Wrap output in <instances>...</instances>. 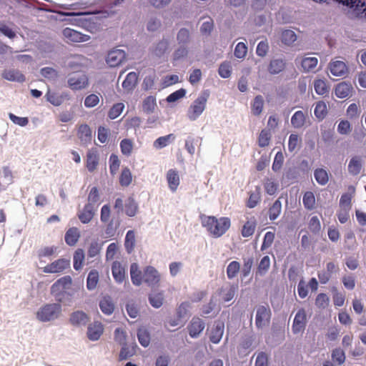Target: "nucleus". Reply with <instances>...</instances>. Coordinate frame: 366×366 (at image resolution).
I'll return each mask as SVG.
<instances>
[{
  "label": "nucleus",
  "mask_w": 366,
  "mask_h": 366,
  "mask_svg": "<svg viewBox=\"0 0 366 366\" xmlns=\"http://www.w3.org/2000/svg\"><path fill=\"white\" fill-rule=\"evenodd\" d=\"M219 75L224 79L229 78L231 76L232 73V66L230 61H223L219 67L218 69Z\"/></svg>",
  "instance_id": "49"
},
{
  "label": "nucleus",
  "mask_w": 366,
  "mask_h": 366,
  "mask_svg": "<svg viewBox=\"0 0 366 366\" xmlns=\"http://www.w3.org/2000/svg\"><path fill=\"white\" fill-rule=\"evenodd\" d=\"M109 162L110 173L112 175H114L119 169L120 161L116 154H112L109 157Z\"/></svg>",
  "instance_id": "64"
},
{
  "label": "nucleus",
  "mask_w": 366,
  "mask_h": 366,
  "mask_svg": "<svg viewBox=\"0 0 366 366\" xmlns=\"http://www.w3.org/2000/svg\"><path fill=\"white\" fill-rule=\"evenodd\" d=\"M137 338L140 345L147 347L150 343V334L147 329L144 327H140L137 330Z\"/></svg>",
  "instance_id": "32"
},
{
  "label": "nucleus",
  "mask_w": 366,
  "mask_h": 366,
  "mask_svg": "<svg viewBox=\"0 0 366 366\" xmlns=\"http://www.w3.org/2000/svg\"><path fill=\"white\" fill-rule=\"evenodd\" d=\"M224 325L222 322L215 323L211 331L209 340L214 344H218L222 340L224 334Z\"/></svg>",
  "instance_id": "21"
},
{
  "label": "nucleus",
  "mask_w": 366,
  "mask_h": 366,
  "mask_svg": "<svg viewBox=\"0 0 366 366\" xmlns=\"http://www.w3.org/2000/svg\"><path fill=\"white\" fill-rule=\"evenodd\" d=\"M362 168V161L360 156L352 157L348 164L347 169L350 174L352 176L358 175Z\"/></svg>",
  "instance_id": "18"
},
{
  "label": "nucleus",
  "mask_w": 366,
  "mask_h": 366,
  "mask_svg": "<svg viewBox=\"0 0 366 366\" xmlns=\"http://www.w3.org/2000/svg\"><path fill=\"white\" fill-rule=\"evenodd\" d=\"M203 19L204 21L200 26L199 31L203 36H208L214 29V21L210 17L203 18Z\"/></svg>",
  "instance_id": "37"
},
{
  "label": "nucleus",
  "mask_w": 366,
  "mask_h": 366,
  "mask_svg": "<svg viewBox=\"0 0 366 366\" xmlns=\"http://www.w3.org/2000/svg\"><path fill=\"white\" fill-rule=\"evenodd\" d=\"M79 237V232L76 227H71L65 234V241L70 246L74 245Z\"/></svg>",
  "instance_id": "31"
},
{
  "label": "nucleus",
  "mask_w": 366,
  "mask_h": 366,
  "mask_svg": "<svg viewBox=\"0 0 366 366\" xmlns=\"http://www.w3.org/2000/svg\"><path fill=\"white\" fill-rule=\"evenodd\" d=\"M269 267L270 258L269 256L265 255L261 259L257 266V269L255 272L256 276H264L267 272L268 269H269Z\"/></svg>",
  "instance_id": "28"
},
{
  "label": "nucleus",
  "mask_w": 366,
  "mask_h": 366,
  "mask_svg": "<svg viewBox=\"0 0 366 366\" xmlns=\"http://www.w3.org/2000/svg\"><path fill=\"white\" fill-rule=\"evenodd\" d=\"M92 197V191H90L88 194V200H90ZM79 219L80 221L85 224L90 222L92 219V204L89 202L84 207L83 210L79 212L78 214Z\"/></svg>",
  "instance_id": "22"
},
{
  "label": "nucleus",
  "mask_w": 366,
  "mask_h": 366,
  "mask_svg": "<svg viewBox=\"0 0 366 366\" xmlns=\"http://www.w3.org/2000/svg\"><path fill=\"white\" fill-rule=\"evenodd\" d=\"M138 209V205L135 200L129 197L127 199L125 202V213L129 217L135 216L137 211Z\"/></svg>",
  "instance_id": "46"
},
{
  "label": "nucleus",
  "mask_w": 366,
  "mask_h": 366,
  "mask_svg": "<svg viewBox=\"0 0 366 366\" xmlns=\"http://www.w3.org/2000/svg\"><path fill=\"white\" fill-rule=\"evenodd\" d=\"M138 76L136 72L131 71L127 76L122 82V87L127 90L132 91L137 84Z\"/></svg>",
  "instance_id": "24"
},
{
  "label": "nucleus",
  "mask_w": 366,
  "mask_h": 366,
  "mask_svg": "<svg viewBox=\"0 0 366 366\" xmlns=\"http://www.w3.org/2000/svg\"><path fill=\"white\" fill-rule=\"evenodd\" d=\"M187 93L186 89L181 88L172 94H170L166 99L167 102L169 103H173L179 99L183 98Z\"/></svg>",
  "instance_id": "59"
},
{
  "label": "nucleus",
  "mask_w": 366,
  "mask_h": 366,
  "mask_svg": "<svg viewBox=\"0 0 366 366\" xmlns=\"http://www.w3.org/2000/svg\"><path fill=\"white\" fill-rule=\"evenodd\" d=\"M204 327V321L198 317H194L187 327L189 336L192 338L198 337Z\"/></svg>",
  "instance_id": "10"
},
{
  "label": "nucleus",
  "mask_w": 366,
  "mask_h": 366,
  "mask_svg": "<svg viewBox=\"0 0 366 366\" xmlns=\"http://www.w3.org/2000/svg\"><path fill=\"white\" fill-rule=\"evenodd\" d=\"M99 307L104 314L107 315L112 314L114 310V305L112 298L109 296L104 297L100 300Z\"/></svg>",
  "instance_id": "25"
},
{
  "label": "nucleus",
  "mask_w": 366,
  "mask_h": 366,
  "mask_svg": "<svg viewBox=\"0 0 366 366\" xmlns=\"http://www.w3.org/2000/svg\"><path fill=\"white\" fill-rule=\"evenodd\" d=\"M240 269V264L237 261L231 262L227 267V276L229 280L234 278Z\"/></svg>",
  "instance_id": "47"
},
{
  "label": "nucleus",
  "mask_w": 366,
  "mask_h": 366,
  "mask_svg": "<svg viewBox=\"0 0 366 366\" xmlns=\"http://www.w3.org/2000/svg\"><path fill=\"white\" fill-rule=\"evenodd\" d=\"M209 97V92L204 91L192 103L187 112V117L190 121H196L202 115L206 108V104Z\"/></svg>",
  "instance_id": "3"
},
{
  "label": "nucleus",
  "mask_w": 366,
  "mask_h": 366,
  "mask_svg": "<svg viewBox=\"0 0 366 366\" xmlns=\"http://www.w3.org/2000/svg\"><path fill=\"white\" fill-rule=\"evenodd\" d=\"M120 148L124 155L129 156L133 148L132 142L129 139H124L120 142Z\"/></svg>",
  "instance_id": "63"
},
{
  "label": "nucleus",
  "mask_w": 366,
  "mask_h": 366,
  "mask_svg": "<svg viewBox=\"0 0 366 366\" xmlns=\"http://www.w3.org/2000/svg\"><path fill=\"white\" fill-rule=\"evenodd\" d=\"M70 322L75 326H84L89 321V317L82 311L74 312L69 319Z\"/></svg>",
  "instance_id": "17"
},
{
  "label": "nucleus",
  "mask_w": 366,
  "mask_h": 366,
  "mask_svg": "<svg viewBox=\"0 0 366 366\" xmlns=\"http://www.w3.org/2000/svg\"><path fill=\"white\" fill-rule=\"evenodd\" d=\"M175 139V136L173 134H169L166 136H162L157 138L153 143V147L157 149H161Z\"/></svg>",
  "instance_id": "27"
},
{
  "label": "nucleus",
  "mask_w": 366,
  "mask_h": 366,
  "mask_svg": "<svg viewBox=\"0 0 366 366\" xmlns=\"http://www.w3.org/2000/svg\"><path fill=\"white\" fill-rule=\"evenodd\" d=\"M271 132L267 129H262L259 134L258 144L260 147H267L271 139Z\"/></svg>",
  "instance_id": "53"
},
{
  "label": "nucleus",
  "mask_w": 366,
  "mask_h": 366,
  "mask_svg": "<svg viewBox=\"0 0 366 366\" xmlns=\"http://www.w3.org/2000/svg\"><path fill=\"white\" fill-rule=\"evenodd\" d=\"M40 74L44 78L50 80H54L58 76V72L56 69L51 67H44L40 70Z\"/></svg>",
  "instance_id": "62"
},
{
  "label": "nucleus",
  "mask_w": 366,
  "mask_h": 366,
  "mask_svg": "<svg viewBox=\"0 0 366 366\" xmlns=\"http://www.w3.org/2000/svg\"><path fill=\"white\" fill-rule=\"evenodd\" d=\"M112 274L117 284L123 283L127 279L126 265L120 262L114 261L112 264Z\"/></svg>",
  "instance_id": "8"
},
{
  "label": "nucleus",
  "mask_w": 366,
  "mask_h": 366,
  "mask_svg": "<svg viewBox=\"0 0 366 366\" xmlns=\"http://www.w3.org/2000/svg\"><path fill=\"white\" fill-rule=\"evenodd\" d=\"M61 306L59 303L46 304L36 312V318L46 322L56 320L61 315Z\"/></svg>",
  "instance_id": "4"
},
{
  "label": "nucleus",
  "mask_w": 366,
  "mask_h": 366,
  "mask_svg": "<svg viewBox=\"0 0 366 366\" xmlns=\"http://www.w3.org/2000/svg\"><path fill=\"white\" fill-rule=\"evenodd\" d=\"M284 159L285 157L283 153L281 151L277 152L275 154L272 166V169L274 172H278L281 169L283 165Z\"/></svg>",
  "instance_id": "58"
},
{
  "label": "nucleus",
  "mask_w": 366,
  "mask_h": 366,
  "mask_svg": "<svg viewBox=\"0 0 366 366\" xmlns=\"http://www.w3.org/2000/svg\"><path fill=\"white\" fill-rule=\"evenodd\" d=\"M71 278L69 276H64L59 279L51 287V293L58 302L64 305H69L71 299L66 296L71 297L74 292L71 290Z\"/></svg>",
  "instance_id": "2"
},
{
  "label": "nucleus",
  "mask_w": 366,
  "mask_h": 366,
  "mask_svg": "<svg viewBox=\"0 0 366 366\" xmlns=\"http://www.w3.org/2000/svg\"><path fill=\"white\" fill-rule=\"evenodd\" d=\"M148 300L149 304L154 308L158 309L161 307L164 303V294L163 291H158L154 290L149 295Z\"/></svg>",
  "instance_id": "16"
},
{
  "label": "nucleus",
  "mask_w": 366,
  "mask_h": 366,
  "mask_svg": "<svg viewBox=\"0 0 366 366\" xmlns=\"http://www.w3.org/2000/svg\"><path fill=\"white\" fill-rule=\"evenodd\" d=\"M302 203L305 209L312 210L315 208V197L312 192H306L302 198Z\"/></svg>",
  "instance_id": "41"
},
{
  "label": "nucleus",
  "mask_w": 366,
  "mask_h": 366,
  "mask_svg": "<svg viewBox=\"0 0 366 366\" xmlns=\"http://www.w3.org/2000/svg\"><path fill=\"white\" fill-rule=\"evenodd\" d=\"M286 66L285 60L281 58L272 59L268 66V71L270 74L275 75L278 74L284 69Z\"/></svg>",
  "instance_id": "19"
},
{
  "label": "nucleus",
  "mask_w": 366,
  "mask_h": 366,
  "mask_svg": "<svg viewBox=\"0 0 366 366\" xmlns=\"http://www.w3.org/2000/svg\"><path fill=\"white\" fill-rule=\"evenodd\" d=\"M260 191V187L257 186L255 191L250 192L249 197L247 202V207L254 208L258 204L261 199Z\"/></svg>",
  "instance_id": "35"
},
{
  "label": "nucleus",
  "mask_w": 366,
  "mask_h": 366,
  "mask_svg": "<svg viewBox=\"0 0 366 366\" xmlns=\"http://www.w3.org/2000/svg\"><path fill=\"white\" fill-rule=\"evenodd\" d=\"M314 177L317 182L322 186L327 184L329 181L328 173L322 168H317L314 171Z\"/></svg>",
  "instance_id": "33"
},
{
  "label": "nucleus",
  "mask_w": 366,
  "mask_h": 366,
  "mask_svg": "<svg viewBox=\"0 0 366 366\" xmlns=\"http://www.w3.org/2000/svg\"><path fill=\"white\" fill-rule=\"evenodd\" d=\"M157 107L156 98L153 96L146 97L142 104L143 112L147 114H151L154 111Z\"/></svg>",
  "instance_id": "39"
},
{
  "label": "nucleus",
  "mask_w": 366,
  "mask_h": 366,
  "mask_svg": "<svg viewBox=\"0 0 366 366\" xmlns=\"http://www.w3.org/2000/svg\"><path fill=\"white\" fill-rule=\"evenodd\" d=\"M329 69L331 74L335 76H342L347 73L348 69L346 64L342 61H332L329 64Z\"/></svg>",
  "instance_id": "13"
},
{
  "label": "nucleus",
  "mask_w": 366,
  "mask_h": 366,
  "mask_svg": "<svg viewBox=\"0 0 366 366\" xmlns=\"http://www.w3.org/2000/svg\"><path fill=\"white\" fill-rule=\"evenodd\" d=\"M132 180V173L128 167L122 169L120 177L119 184L122 187H128Z\"/></svg>",
  "instance_id": "45"
},
{
  "label": "nucleus",
  "mask_w": 366,
  "mask_h": 366,
  "mask_svg": "<svg viewBox=\"0 0 366 366\" xmlns=\"http://www.w3.org/2000/svg\"><path fill=\"white\" fill-rule=\"evenodd\" d=\"M69 265V260L66 259H59L45 266L43 269V271L46 273L61 272H63L65 269L68 268Z\"/></svg>",
  "instance_id": "11"
},
{
  "label": "nucleus",
  "mask_w": 366,
  "mask_h": 366,
  "mask_svg": "<svg viewBox=\"0 0 366 366\" xmlns=\"http://www.w3.org/2000/svg\"><path fill=\"white\" fill-rule=\"evenodd\" d=\"M254 264L253 257L244 258L243 267L241 270V278L244 279L249 276Z\"/></svg>",
  "instance_id": "51"
},
{
  "label": "nucleus",
  "mask_w": 366,
  "mask_h": 366,
  "mask_svg": "<svg viewBox=\"0 0 366 366\" xmlns=\"http://www.w3.org/2000/svg\"><path fill=\"white\" fill-rule=\"evenodd\" d=\"M84 259V251L81 249H78L74 254V268L76 270H79L82 267Z\"/></svg>",
  "instance_id": "54"
},
{
  "label": "nucleus",
  "mask_w": 366,
  "mask_h": 366,
  "mask_svg": "<svg viewBox=\"0 0 366 366\" xmlns=\"http://www.w3.org/2000/svg\"><path fill=\"white\" fill-rule=\"evenodd\" d=\"M68 84L72 89H80L88 84V79L84 74H74L68 80Z\"/></svg>",
  "instance_id": "15"
},
{
  "label": "nucleus",
  "mask_w": 366,
  "mask_h": 366,
  "mask_svg": "<svg viewBox=\"0 0 366 366\" xmlns=\"http://www.w3.org/2000/svg\"><path fill=\"white\" fill-rule=\"evenodd\" d=\"M314 88L317 94L324 95L328 92V89L325 81L317 79L314 81Z\"/></svg>",
  "instance_id": "61"
},
{
  "label": "nucleus",
  "mask_w": 366,
  "mask_h": 366,
  "mask_svg": "<svg viewBox=\"0 0 366 366\" xmlns=\"http://www.w3.org/2000/svg\"><path fill=\"white\" fill-rule=\"evenodd\" d=\"M352 89V86L350 83L342 81L335 86V95L340 99L346 98L350 94Z\"/></svg>",
  "instance_id": "20"
},
{
  "label": "nucleus",
  "mask_w": 366,
  "mask_h": 366,
  "mask_svg": "<svg viewBox=\"0 0 366 366\" xmlns=\"http://www.w3.org/2000/svg\"><path fill=\"white\" fill-rule=\"evenodd\" d=\"M126 58V53L122 49H112L108 52L106 62L110 67L120 65Z\"/></svg>",
  "instance_id": "9"
},
{
  "label": "nucleus",
  "mask_w": 366,
  "mask_h": 366,
  "mask_svg": "<svg viewBox=\"0 0 366 366\" xmlns=\"http://www.w3.org/2000/svg\"><path fill=\"white\" fill-rule=\"evenodd\" d=\"M305 116L302 111H297L292 115L291 118V124L292 125L297 129H300L305 125Z\"/></svg>",
  "instance_id": "40"
},
{
  "label": "nucleus",
  "mask_w": 366,
  "mask_h": 366,
  "mask_svg": "<svg viewBox=\"0 0 366 366\" xmlns=\"http://www.w3.org/2000/svg\"><path fill=\"white\" fill-rule=\"evenodd\" d=\"M202 138L200 137H193L192 136H188L185 140V149L188 152V153L191 155H193L195 153V145L198 143L199 144V147L202 144Z\"/></svg>",
  "instance_id": "30"
},
{
  "label": "nucleus",
  "mask_w": 366,
  "mask_h": 366,
  "mask_svg": "<svg viewBox=\"0 0 366 366\" xmlns=\"http://www.w3.org/2000/svg\"><path fill=\"white\" fill-rule=\"evenodd\" d=\"M130 276L133 285L136 286L142 285L143 275H142V272L139 270L137 263L134 262L130 265Z\"/></svg>",
  "instance_id": "23"
},
{
  "label": "nucleus",
  "mask_w": 366,
  "mask_h": 366,
  "mask_svg": "<svg viewBox=\"0 0 366 366\" xmlns=\"http://www.w3.org/2000/svg\"><path fill=\"white\" fill-rule=\"evenodd\" d=\"M126 310L131 318H136L139 316V306L133 301H129L126 305Z\"/></svg>",
  "instance_id": "55"
},
{
  "label": "nucleus",
  "mask_w": 366,
  "mask_h": 366,
  "mask_svg": "<svg viewBox=\"0 0 366 366\" xmlns=\"http://www.w3.org/2000/svg\"><path fill=\"white\" fill-rule=\"evenodd\" d=\"M177 40L178 44L187 45L190 41V32L189 29L181 28L177 34Z\"/></svg>",
  "instance_id": "44"
},
{
  "label": "nucleus",
  "mask_w": 366,
  "mask_h": 366,
  "mask_svg": "<svg viewBox=\"0 0 366 366\" xmlns=\"http://www.w3.org/2000/svg\"><path fill=\"white\" fill-rule=\"evenodd\" d=\"M79 137L84 144H89L92 139V132L90 127L83 124L79 129Z\"/></svg>",
  "instance_id": "34"
},
{
  "label": "nucleus",
  "mask_w": 366,
  "mask_h": 366,
  "mask_svg": "<svg viewBox=\"0 0 366 366\" xmlns=\"http://www.w3.org/2000/svg\"><path fill=\"white\" fill-rule=\"evenodd\" d=\"M332 360L338 363V365H342L345 361V352L341 348H335L332 352Z\"/></svg>",
  "instance_id": "57"
},
{
  "label": "nucleus",
  "mask_w": 366,
  "mask_h": 366,
  "mask_svg": "<svg viewBox=\"0 0 366 366\" xmlns=\"http://www.w3.org/2000/svg\"><path fill=\"white\" fill-rule=\"evenodd\" d=\"M63 36L68 41L83 42L89 40V36L83 34L71 28H65L63 30Z\"/></svg>",
  "instance_id": "12"
},
{
  "label": "nucleus",
  "mask_w": 366,
  "mask_h": 366,
  "mask_svg": "<svg viewBox=\"0 0 366 366\" xmlns=\"http://www.w3.org/2000/svg\"><path fill=\"white\" fill-rule=\"evenodd\" d=\"M307 325V315L304 308L300 309L296 313L293 323L292 325V330L295 335L303 332Z\"/></svg>",
  "instance_id": "6"
},
{
  "label": "nucleus",
  "mask_w": 366,
  "mask_h": 366,
  "mask_svg": "<svg viewBox=\"0 0 366 366\" xmlns=\"http://www.w3.org/2000/svg\"><path fill=\"white\" fill-rule=\"evenodd\" d=\"M327 105L326 104L320 101L316 104V106L315 107L314 114L315 117L319 119H323L325 116L327 115Z\"/></svg>",
  "instance_id": "48"
},
{
  "label": "nucleus",
  "mask_w": 366,
  "mask_h": 366,
  "mask_svg": "<svg viewBox=\"0 0 366 366\" xmlns=\"http://www.w3.org/2000/svg\"><path fill=\"white\" fill-rule=\"evenodd\" d=\"M282 211V202L280 198L274 201L269 209V218L271 221L277 219Z\"/></svg>",
  "instance_id": "36"
},
{
  "label": "nucleus",
  "mask_w": 366,
  "mask_h": 366,
  "mask_svg": "<svg viewBox=\"0 0 366 366\" xmlns=\"http://www.w3.org/2000/svg\"><path fill=\"white\" fill-rule=\"evenodd\" d=\"M143 281L149 287H155L160 281V274L154 267L147 266L144 269Z\"/></svg>",
  "instance_id": "7"
},
{
  "label": "nucleus",
  "mask_w": 366,
  "mask_h": 366,
  "mask_svg": "<svg viewBox=\"0 0 366 366\" xmlns=\"http://www.w3.org/2000/svg\"><path fill=\"white\" fill-rule=\"evenodd\" d=\"M124 104L123 103H117L110 109L108 116L111 119L117 118L123 112Z\"/></svg>",
  "instance_id": "56"
},
{
  "label": "nucleus",
  "mask_w": 366,
  "mask_h": 366,
  "mask_svg": "<svg viewBox=\"0 0 366 366\" xmlns=\"http://www.w3.org/2000/svg\"><path fill=\"white\" fill-rule=\"evenodd\" d=\"M2 77L10 81L23 83L25 81V76L18 69H5L2 72Z\"/></svg>",
  "instance_id": "14"
},
{
  "label": "nucleus",
  "mask_w": 366,
  "mask_h": 366,
  "mask_svg": "<svg viewBox=\"0 0 366 366\" xmlns=\"http://www.w3.org/2000/svg\"><path fill=\"white\" fill-rule=\"evenodd\" d=\"M167 179L169 189L175 192L179 184V177L175 170L169 169L167 174Z\"/></svg>",
  "instance_id": "26"
},
{
  "label": "nucleus",
  "mask_w": 366,
  "mask_h": 366,
  "mask_svg": "<svg viewBox=\"0 0 366 366\" xmlns=\"http://www.w3.org/2000/svg\"><path fill=\"white\" fill-rule=\"evenodd\" d=\"M169 42L166 39L159 41L155 46L154 54L158 57H161L168 49Z\"/></svg>",
  "instance_id": "50"
},
{
  "label": "nucleus",
  "mask_w": 366,
  "mask_h": 366,
  "mask_svg": "<svg viewBox=\"0 0 366 366\" xmlns=\"http://www.w3.org/2000/svg\"><path fill=\"white\" fill-rule=\"evenodd\" d=\"M297 40V35L292 30H285L282 34V41L286 45H290Z\"/></svg>",
  "instance_id": "52"
},
{
  "label": "nucleus",
  "mask_w": 366,
  "mask_h": 366,
  "mask_svg": "<svg viewBox=\"0 0 366 366\" xmlns=\"http://www.w3.org/2000/svg\"><path fill=\"white\" fill-rule=\"evenodd\" d=\"M247 53V46L244 42H239L234 49V55L238 59H244Z\"/></svg>",
  "instance_id": "60"
},
{
  "label": "nucleus",
  "mask_w": 366,
  "mask_h": 366,
  "mask_svg": "<svg viewBox=\"0 0 366 366\" xmlns=\"http://www.w3.org/2000/svg\"><path fill=\"white\" fill-rule=\"evenodd\" d=\"M318 59L316 57H305L302 59L301 66L304 71H312L317 65Z\"/></svg>",
  "instance_id": "38"
},
{
  "label": "nucleus",
  "mask_w": 366,
  "mask_h": 366,
  "mask_svg": "<svg viewBox=\"0 0 366 366\" xmlns=\"http://www.w3.org/2000/svg\"><path fill=\"white\" fill-rule=\"evenodd\" d=\"M272 316L271 310L268 305H259L257 307L255 325L258 329H262L268 325Z\"/></svg>",
  "instance_id": "5"
},
{
  "label": "nucleus",
  "mask_w": 366,
  "mask_h": 366,
  "mask_svg": "<svg viewBox=\"0 0 366 366\" xmlns=\"http://www.w3.org/2000/svg\"><path fill=\"white\" fill-rule=\"evenodd\" d=\"M256 220L254 218L248 220L243 226L242 229V235L244 237H249L252 236L255 230Z\"/></svg>",
  "instance_id": "43"
},
{
  "label": "nucleus",
  "mask_w": 366,
  "mask_h": 366,
  "mask_svg": "<svg viewBox=\"0 0 366 366\" xmlns=\"http://www.w3.org/2000/svg\"><path fill=\"white\" fill-rule=\"evenodd\" d=\"M202 227L215 238L222 236L229 228L231 222L228 217L217 219L214 216H200Z\"/></svg>",
  "instance_id": "1"
},
{
  "label": "nucleus",
  "mask_w": 366,
  "mask_h": 366,
  "mask_svg": "<svg viewBox=\"0 0 366 366\" xmlns=\"http://www.w3.org/2000/svg\"><path fill=\"white\" fill-rule=\"evenodd\" d=\"M263 106H264V99H263L262 96L257 95L254 97V101L252 104V114L254 116H259L262 112Z\"/></svg>",
  "instance_id": "42"
},
{
  "label": "nucleus",
  "mask_w": 366,
  "mask_h": 366,
  "mask_svg": "<svg viewBox=\"0 0 366 366\" xmlns=\"http://www.w3.org/2000/svg\"><path fill=\"white\" fill-rule=\"evenodd\" d=\"M136 242L135 233L134 230H129L125 237L124 247L127 253L131 254L134 248Z\"/></svg>",
  "instance_id": "29"
}]
</instances>
